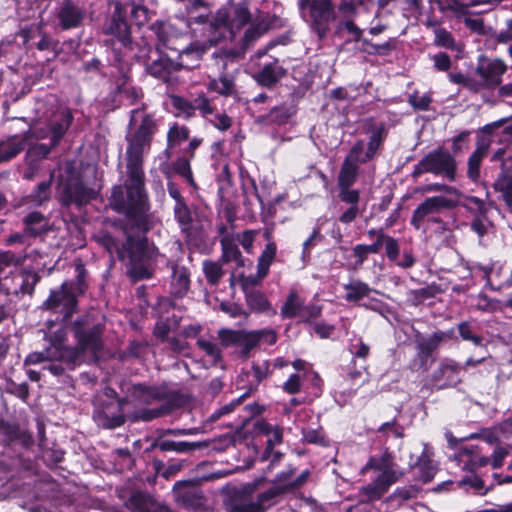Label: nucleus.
Segmentation results:
<instances>
[{
  "label": "nucleus",
  "mask_w": 512,
  "mask_h": 512,
  "mask_svg": "<svg viewBox=\"0 0 512 512\" xmlns=\"http://www.w3.org/2000/svg\"><path fill=\"white\" fill-rule=\"evenodd\" d=\"M425 173H431L436 176H443L450 182L457 178V161L450 151L442 146L425 154L422 159L414 166L411 177L417 180Z\"/></svg>",
  "instance_id": "6"
},
{
  "label": "nucleus",
  "mask_w": 512,
  "mask_h": 512,
  "mask_svg": "<svg viewBox=\"0 0 512 512\" xmlns=\"http://www.w3.org/2000/svg\"><path fill=\"white\" fill-rule=\"evenodd\" d=\"M439 10H450L455 13L467 14V8L484 3L482 0H472L469 4H463L459 0H436Z\"/></svg>",
  "instance_id": "62"
},
{
  "label": "nucleus",
  "mask_w": 512,
  "mask_h": 512,
  "mask_svg": "<svg viewBox=\"0 0 512 512\" xmlns=\"http://www.w3.org/2000/svg\"><path fill=\"white\" fill-rule=\"evenodd\" d=\"M507 71V65L499 58L478 63L475 73L481 78L487 90H494L502 83V76Z\"/></svg>",
  "instance_id": "22"
},
{
  "label": "nucleus",
  "mask_w": 512,
  "mask_h": 512,
  "mask_svg": "<svg viewBox=\"0 0 512 512\" xmlns=\"http://www.w3.org/2000/svg\"><path fill=\"white\" fill-rule=\"evenodd\" d=\"M456 330L462 341L471 342L474 346L485 347L484 337L475 320H464L457 323Z\"/></svg>",
  "instance_id": "36"
},
{
  "label": "nucleus",
  "mask_w": 512,
  "mask_h": 512,
  "mask_svg": "<svg viewBox=\"0 0 512 512\" xmlns=\"http://www.w3.org/2000/svg\"><path fill=\"white\" fill-rule=\"evenodd\" d=\"M493 189L496 192L501 193L502 199L505 202L508 198L511 199L512 192V162L503 163L500 165V172L492 184Z\"/></svg>",
  "instance_id": "38"
},
{
  "label": "nucleus",
  "mask_w": 512,
  "mask_h": 512,
  "mask_svg": "<svg viewBox=\"0 0 512 512\" xmlns=\"http://www.w3.org/2000/svg\"><path fill=\"white\" fill-rule=\"evenodd\" d=\"M127 403L126 398L101 399L95 409V417L106 429L121 427L126 422L124 406Z\"/></svg>",
  "instance_id": "14"
},
{
  "label": "nucleus",
  "mask_w": 512,
  "mask_h": 512,
  "mask_svg": "<svg viewBox=\"0 0 512 512\" xmlns=\"http://www.w3.org/2000/svg\"><path fill=\"white\" fill-rule=\"evenodd\" d=\"M41 276L38 272L23 269L21 271L12 272L5 277L1 285V289L5 291L6 296L9 295H33L36 285L40 282Z\"/></svg>",
  "instance_id": "17"
},
{
  "label": "nucleus",
  "mask_w": 512,
  "mask_h": 512,
  "mask_svg": "<svg viewBox=\"0 0 512 512\" xmlns=\"http://www.w3.org/2000/svg\"><path fill=\"white\" fill-rule=\"evenodd\" d=\"M30 138V130L24 134L10 135L4 140H0V164L9 162L22 153Z\"/></svg>",
  "instance_id": "29"
},
{
  "label": "nucleus",
  "mask_w": 512,
  "mask_h": 512,
  "mask_svg": "<svg viewBox=\"0 0 512 512\" xmlns=\"http://www.w3.org/2000/svg\"><path fill=\"white\" fill-rule=\"evenodd\" d=\"M150 30L156 36L158 45H161L162 47L170 50H176L170 45L171 27L167 22L162 20H156L150 25Z\"/></svg>",
  "instance_id": "54"
},
{
  "label": "nucleus",
  "mask_w": 512,
  "mask_h": 512,
  "mask_svg": "<svg viewBox=\"0 0 512 512\" xmlns=\"http://www.w3.org/2000/svg\"><path fill=\"white\" fill-rule=\"evenodd\" d=\"M269 29V26L264 22H259L256 24H252L249 28L246 29L244 36L242 38V42L244 46H249L256 40H258L262 35H264Z\"/></svg>",
  "instance_id": "64"
},
{
  "label": "nucleus",
  "mask_w": 512,
  "mask_h": 512,
  "mask_svg": "<svg viewBox=\"0 0 512 512\" xmlns=\"http://www.w3.org/2000/svg\"><path fill=\"white\" fill-rule=\"evenodd\" d=\"M53 177L54 173L52 172L48 180L40 182L32 190L31 194L29 195L31 202L41 206L50 199Z\"/></svg>",
  "instance_id": "55"
},
{
  "label": "nucleus",
  "mask_w": 512,
  "mask_h": 512,
  "mask_svg": "<svg viewBox=\"0 0 512 512\" xmlns=\"http://www.w3.org/2000/svg\"><path fill=\"white\" fill-rule=\"evenodd\" d=\"M300 10H307L310 29L319 40L325 39L330 26L337 20V6L333 0H298Z\"/></svg>",
  "instance_id": "8"
},
{
  "label": "nucleus",
  "mask_w": 512,
  "mask_h": 512,
  "mask_svg": "<svg viewBox=\"0 0 512 512\" xmlns=\"http://www.w3.org/2000/svg\"><path fill=\"white\" fill-rule=\"evenodd\" d=\"M185 403L186 401L184 397L180 399L172 398L168 401H164L161 405L154 408H140L133 413L132 421L150 422L155 419L168 416L172 414L175 410L184 406Z\"/></svg>",
  "instance_id": "25"
},
{
  "label": "nucleus",
  "mask_w": 512,
  "mask_h": 512,
  "mask_svg": "<svg viewBox=\"0 0 512 512\" xmlns=\"http://www.w3.org/2000/svg\"><path fill=\"white\" fill-rule=\"evenodd\" d=\"M444 293L440 284L432 282L431 284L415 290L409 291V300L413 306L421 305L425 300L434 298L438 294Z\"/></svg>",
  "instance_id": "43"
},
{
  "label": "nucleus",
  "mask_w": 512,
  "mask_h": 512,
  "mask_svg": "<svg viewBox=\"0 0 512 512\" xmlns=\"http://www.w3.org/2000/svg\"><path fill=\"white\" fill-rule=\"evenodd\" d=\"M160 127V119L154 113L145 112L132 133L126 135V179L123 190L147 191L143 168L144 154L151 149Z\"/></svg>",
  "instance_id": "2"
},
{
  "label": "nucleus",
  "mask_w": 512,
  "mask_h": 512,
  "mask_svg": "<svg viewBox=\"0 0 512 512\" xmlns=\"http://www.w3.org/2000/svg\"><path fill=\"white\" fill-rule=\"evenodd\" d=\"M173 494L177 504L186 510L197 511L204 506L203 492L194 480L177 481Z\"/></svg>",
  "instance_id": "19"
},
{
  "label": "nucleus",
  "mask_w": 512,
  "mask_h": 512,
  "mask_svg": "<svg viewBox=\"0 0 512 512\" xmlns=\"http://www.w3.org/2000/svg\"><path fill=\"white\" fill-rule=\"evenodd\" d=\"M208 90L224 97L234 96L237 92L235 81L228 73H223L218 78L212 79L208 84Z\"/></svg>",
  "instance_id": "42"
},
{
  "label": "nucleus",
  "mask_w": 512,
  "mask_h": 512,
  "mask_svg": "<svg viewBox=\"0 0 512 512\" xmlns=\"http://www.w3.org/2000/svg\"><path fill=\"white\" fill-rule=\"evenodd\" d=\"M122 48L129 50L133 53V58L138 63H142L146 65L150 59V54L153 50L152 45L146 41L144 38L140 39L139 41H133V38L131 37V44L122 46Z\"/></svg>",
  "instance_id": "48"
},
{
  "label": "nucleus",
  "mask_w": 512,
  "mask_h": 512,
  "mask_svg": "<svg viewBox=\"0 0 512 512\" xmlns=\"http://www.w3.org/2000/svg\"><path fill=\"white\" fill-rule=\"evenodd\" d=\"M169 267L172 271L170 293L174 298H183L190 289V270L174 261H169Z\"/></svg>",
  "instance_id": "28"
},
{
  "label": "nucleus",
  "mask_w": 512,
  "mask_h": 512,
  "mask_svg": "<svg viewBox=\"0 0 512 512\" xmlns=\"http://www.w3.org/2000/svg\"><path fill=\"white\" fill-rule=\"evenodd\" d=\"M277 254V244L269 242L265 245L257 260L258 275L260 278H266L269 274L270 266L275 260Z\"/></svg>",
  "instance_id": "44"
},
{
  "label": "nucleus",
  "mask_w": 512,
  "mask_h": 512,
  "mask_svg": "<svg viewBox=\"0 0 512 512\" xmlns=\"http://www.w3.org/2000/svg\"><path fill=\"white\" fill-rule=\"evenodd\" d=\"M279 502L276 499V491L268 489L257 493L255 499H248L242 495H231L225 502L227 512H267Z\"/></svg>",
  "instance_id": "11"
},
{
  "label": "nucleus",
  "mask_w": 512,
  "mask_h": 512,
  "mask_svg": "<svg viewBox=\"0 0 512 512\" xmlns=\"http://www.w3.org/2000/svg\"><path fill=\"white\" fill-rule=\"evenodd\" d=\"M109 206L126 219L125 242L118 256L123 259L126 254L128 275L133 281L151 279L152 264L156 261L158 249L149 243L147 237L153 228L148 192L123 190L121 185H115L111 190Z\"/></svg>",
  "instance_id": "1"
},
{
  "label": "nucleus",
  "mask_w": 512,
  "mask_h": 512,
  "mask_svg": "<svg viewBox=\"0 0 512 512\" xmlns=\"http://www.w3.org/2000/svg\"><path fill=\"white\" fill-rule=\"evenodd\" d=\"M131 397L140 404L151 405L157 401H168L184 397L179 391L169 390L163 385L135 383L130 388Z\"/></svg>",
  "instance_id": "18"
},
{
  "label": "nucleus",
  "mask_w": 512,
  "mask_h": 512,
  "mask_svg": "<svg viewBox=\"0 0 512 512\" xmlns=\"http://www.w3.org/2000/svg\"><path fill=\"white\" fill-rule=\"evenodd\" d=\"M296 113V105L283 102L280 105L272 107L268 113L260 115L257 122L264 125L283 126L286 125Z\"/></svg>",
  "instance_id": "30"
},
{
  "label": "nucleus",
  "mask_w": 512,
  "mask_h": 512,
  "mask_svg": "<svg viewBox=\"0 0 512 512\" xmlns=\"http://www.w3.org/2000/svg\"><path fill=\"white\" fill-rule=\"evenodd\" d=\"M252 15L247 3H239L233 11V17L230 18L231 33L239 31L251 22Z\"/></svg>",
  "instance_id": "51"
},
{
  "label": "nucleus",
  "mask_w": 512,
  "mask_h": 512,
  "mask_svg": "<svg viewBox=\"0 0 512 512\" xmlns=\"http://www.w3.org/2000/svg\"><path fill=\"white\" fill-rule=\"evenodd\" d=\"M360 173V167L352 165L348 160L342 162L337 176L338 196L341 202L347 203L350 206L358 205L360 191L358 189H351V187L356 183Z\"/></svg>",
  "instance_id": "15"
},
{
  "label": "nucleus",
  "mask_w": 512,
  "mask_h": 512,
  "mask_svg": "<svg viewBox=\"0 0 512 512\" xmlns=\"http://www.w3.org/2000/svg\"><path fill=\"white\" fill-rule=\"evenodd\" d=\"M221 29L231 32L230 16L227 10L219 9L214 15L210 14L206 30L211 34L218 33Z\"/></svg>",
  "instance_id": "53"
},
{
  "label": "nucleus",
  "mask_w": 512,
  "mask_h": 512,
  "mask_svg": "<svg viewBox=\"0 0 512 512\" xmlns=\"http://www.w3.org/2000/svg\"><path fill=\"white\" fill-rule=\"evenodd\" d=\"M209 46L200 41H193L184 48L178 50V56L175 59L177 68L180 70H193L200 66L203 56L206 54Z\"/></svg>",
  "instance_id": "24"
},
{
  "label": "nucleus",
  "mask_w": 512,
  "mask_h": 512,
  "mask_svg": "<svg viewBox=\"0 0 512 512\" xmlns=\"http://www.w3.org/2000/svg\"><path fill=\"white\" fill-rule=\"evenodd\" d=\"M70 331L76 345L85 353L97 357L103 350L104 319L93 313H84L70 323Z\"/></svg>",
  "instance_id": "5"
},
{
  "label": "nucleus",
  "mask_w": 512,
  "mask_h": 512,
  "mask_svg": "<svg viewBox=\"0 0 512 512\" xmlns=\"http://www.w3.org/2000/svg\"><path fill=\"white\" fill-rule=\"evenodd\" d=\"M463 366L454 359L444 358L430 375V383L437 390L454 388L461 384Z\"/></svg>",
  "instance_id": "16"
},
{
  "label": "nucleus",
  "mask_w": 512,
  "mask_h": 512,
  "mask_svg": "<svg viewBox=\"0 0 512 512\" xmlns=\"http://www.w3.org/2000/svg\"><path fill=\"white\" fill-rule=\"evenodd\" d=\"M113 10L108 12L101 26V32L109 39L104 41L105 46L116 49L115 45L120 47L130 45L132 37L131 25L127 18V9L124 4L115 0L112 2Z\"/></svg>",
  "instance_id": "7"
},
{
  "label": "nucleus",
  "mask_w": 512,
  "mask_h": 512,
  "mask_svg": "<svg viewBox=\"0 0 512 512\" xmlns=\"http://www.w3.org/2000/svg\"><path fill=\"white\" fill-rule=\"evenodd\" d=\"M221 245V261L225 264L235 262L237 267L245 266V258L243 257L238 245L230 236H224L220 239Z\"/></svg>",
  "instance_id": "37"
},
{
  "label": "nucleus",
  "mask_w": 512,
  "mask_h": 512,
  "mask_svg": "<svg viewBox=\"0 0 512 512\" xmlns=\"http://www.w3.org/2000/svg\"><path fill=\"white\" fill-rule=\"evenodd\" d=\"M392 460H393L392 454L388 451H385L380 457L371 456L368 459L364 469L365 470L372 469L375 471H381V473L396 472L395 470L392 469V466H393Z\"/></svg>",
  "instance_id": "56"
},
{
  "label": "nucleus",
  "mask_w": 512,
  "mask_h": 512,
  "mask_svg": "<svg viewBox=\"0 0 512 512\" xmlns=\"http://www.w3.org/2000/svg\"><path fill=\"white\" fill-rule=\"evenodd\" d=\"M114 52V64L113 66L118 70V76L116 77L115 91L121 90L127 87V84L131 81V69L123 64V55L119 49H113Z\"/></svg>",
  "instance_id": "50"
},
{
  "label": "nucleus",
  "mask_w": 512,
  "mask_h": 512,
  "mask_svg": "<svg viewBox=\"0 0 512 512\" xmlns=\"http://www.w3.org/2000/svg\"><path fill=\"white\" fill-rule=\"evenodd\" d=\"M399 479L397 472L380 473L374 481L360 488V503L370 504L380 500L390 486Z\"/></svg>",
  "instance_id": "20"
},
{
  "label": "nucleus",
  "mask_w": 512,
  "mask_h": 512,
  "mask_svg": "<svg viewBox=\"0 0 512 512\" xmlns=\"http://www.w3.org/2000/svg\"><path fill=\"white\" fill-rule=\"evenodd\" d=\"M410 466L417 470L418 476L416 479L424 484L430 483L438 471L437 465L425 450L417 458L416 462L410 464Z\"/></svg>",
  "instance_id": "35"
},
{
  "label": "nucleus",
  "mask_w": 512,
  "mask_h": 512,
  "mask_svg": "<svg viewBox=\"0 0 512 512\" xmlns=\"http://www.w3.org/2000/svg\"><path fill=\"white\" fill-rule=\"evenodd\" d=\"M171 105L177 111L176 117H182L186 120H189L195 116V113L193 112L192 100H189L184 96L172 95Z\"/></svg>",
  "instance_id": "60"
},
{
  "label": "nucleus",
  "mask_w": 512,
  "mask_h": 512,
  "mask_svg": "<svg viewBox=\"0 0 512 512\" xmlns=\"http://www.w3.org/2000/svg\"><path fill=\"white\" fill-rule=\"evenodd\" d=\"M237 345L241 347L240 357L242 359L249 358L251 351L258 347L253 330L247 331L242 329Z\"/></svg>",
  "instance_id": "63"
},
{
  "label": "nucleus",
  "mask_w": 512,
  "mask_h": 512,
  "mask_svg": "<svg viewBox=\"0 0 512 512\" xmlns=\"http://www.w3.org/2000/svg\"><path fill=\"white\" fill-rule=\"evenodd\" d=\"M24 232L31 237H40L48 232L47 222L40 211H33L27 214L24 219Z\"/></svg>",
  "instance_id": "39"
},
{
  "label": "nucleus",
  "mask_w": 512,
  "mask_h": 512,
  "mask_svg": "<svg viewBox=\"0 0 512 512\" xmlns=\"http://www.w3.org/2000/svg\"><path fill=\"white\" fill-rule=\"evenodd\" d=\"M176 64L177 62L168 57V55L160 53L157 59L145 65V70L153 78L168 83L172 73L179 71Z\"/></svg>",
  "instance_id": "31"
},
{
  "label": "nucleus",
  "mask_w": 512,
  "mask_h": 512,
  "mask_svg": "<svg viewBox=\"0 0 512 512\" xmlns=\"http://www.w3.org/2000/svg\"><path fill=\"white\" fill-rule=\"evenodd\" d=\"M343 288L346 291L345 300L353 303L369 296L372 291V288L367 283L359 279L344 284Z\"/></svg>",
  "instance_id": "45"
},
{
  "label": "nucleus",
  "mask_w": 512,
  "mask_h": 512,
  "mask_svg": "<svg viewBox=\"0 0 512 512\" xmlns=\"http://www.w3.org/2000/svg\"><path fill=\"white\" fill-rule=\"evenodd\" d=\"M221 29L231 32L230 16L227 10L219 9L214 15L210 14L206 30L211 34L218 33Z\"/></svg>",
  "instance_id": "52"
},
{
  "label": "nucleus",
  "mask_w": 512,
  "mask_h": 512,
  "mask_svg": "<svg viewBox=\"0 0 512 512\" xmlns=\"http://www.w3.org/2000/svg\"><path fill=\"white\" fill-rule=\"evenodd\" d=\"M97 197L98 192L85 184L73 163L66 164L64 173L58 176L56 185V198L61 207L68 209L75 206L80 209Z\"/></svg>",
  "instance_id": "4"
},
{
  "label": "nucleus",
  "mask_w": 512,
  "mask_h": 512,
  "mask_svg": "<svg viewBox=\"0 0 512 512\" xmlns=\"http://www.w3.org/2000/svg\"><path fill=\"white\" fill-rule=\"evenodd\" d=\"M85 10L73 0H63L58 8L56 17L62 30L79 28L85 19Z\"/></svg>",
  "instance_id": "21"
},
{
  "label": "nucleus",
  "mask_w": 512,
  "mask_h": 512,
  "mask_svg": "<svg viewBox=\"0 0 512 512\" xmlns=\"http://www.w3.org/2000/svg\"><path fill=\"white\" fill-rule=\"evenodd\" d=\"M193 159L182 155L177 157L171 164L172 171L183 178L190 187L193 189H197L198 185L195 181L192 168H191V161Z\"/></svg>",
  "instance_id": "41"
},
{
  "label": "nucleus",
  "mask_w": 512,
  "mask_h": 512,
  "mask_svg": "<svg viewBox=\"0 0 512 512\" xmlns=\"http://www.w3.org/2000/svg\"><path fill=\"white\" fill-rule=\"evenodd\" d=\"M304 301L300 298L297 291H291L284 304L281 307V316L283 319H293L299 317L303 308Z\"/></svg>",
  "instance_id": "46"
},
{
  "label": "nucleus",
  "mask_w": 512,
  "mask_h": 512,
  "mask_svg": "<svg viewBox=\"0 0 512 512\" xmlns=\"http://www.w3.org/2000/svg\"><path fill=\"white\" fill-rule=\"evenodd\" d=\"M245 302L250 313L275 315L277 312L262 290H256L244 294Z\"/></svg>",
  "instance_id": "34"
},
{
  "label": "nucleus",
  "mask_w": 512,
  "mask_h": 512,
  "mask_svg": "<svg viewBox=\"0 0 512 512\" xmlns=\"http://www.w3.org/2000/svg\"><path fill=\"white\" fill-rule=\"evenodd\" d=\"M125 506L132 512H173L141 490L133 491L125 501Z\"/></svg>",
  "instance_id": "27"
},
{
  "label": "nucleus",
  "mask_w": 512,
  "mask_h": 512,
  "mask_svg": "<svg viewBox=\"0 0 512 512\" xmlns=\"http://www.w3.org/2000/svg\"><path fill=\"white\" fill-rule=\"evenodd\" d=\"M191 130L184 124L174 122L170 125L166 135V149H175L190 139Z\"/></svg>",
  "instance_id": "40"
},
{
  "label": "nucleus",
  "mask_w": 512,
  "mask_h": 512,
  "mask_svg": "<svg viewBox=\"0 0 512 512\" xmlns=\"http://www.w3.org/2000/svg\"><path fill=\"white\" fill-rule=\"evenodd\" d=\"M203 273L207 280V283L212 286L219 284L221 278L224 275V270L218 262L211 260H205L203 263Z\"/></svg>",
  "instance_id": "61"
},
{
  "label": "nucleus",
  "mask_w": 512,
  "mask_h": 512,
  "mask_svg": "<svg viewBox=\"0 0 512 512\" xmlns=\"http://www.w3.org/2000/svg\"><path fill=\"white\" fill-rule=\"evenodd\" d=\"M74 121V115L69 107H62L54 112L45 120V129L37 131L39 139L49 137L52 146H59L64 136L68 132Z\"/></svg>",
  "instance_id": "12"
},
{
  "label": "nucleus",
  "mask_w": 512,
  "mask_h": 512,
  "mask_svg": "<svg viewBox=\"0 0 512 512\" xmlns=\"http://www.w3.org/2000/svg\"><path fill=\"white\" fill-rule=\"evenodd\" d=\"M433 45L450 51H461L453 34L443 27H436L434 29Z\"/></svg>",
  "instance_id": "49"
},
{
  "label": "nucleus",
  "mask_w": 512,
  "mask_h": 512,
  "mask_svg": "<svg viewBox=\"0 0 512 512\" xmlns=\"http://www.w3.org/2000/svg\"><path fill=\"white\" fill-rule=\"evenodd\" d=\"M490 143L484 139H480L476 142L474 151L468 158L467 161V178L472 183H478L480 180V168L483 159L487 156Z\"/></svg>",
  "instance_id": "33"
},
{
  "label": "nucleus",
  "mask_w": 512,
  "mask_h": 512,
  "mask_svg": "<svg viewBox=\"0 0 512 512\" xmlns=\"http://www.w3.org/2000/svg\"><path fill=\"white\" fill-rule=\"evenodd\" d=\"M287 75V70L279 64L278 58L265 63L253 76L256 83L264 88L273 89Z\"/></svg>",
  "instance_id": "26"
},
{
  "label": "nucleus",
  "mask_w": 512,
  "mask_h": 512,
  "mask_svg": "<svg viewBox=\"0 0 512 512\" xmlns=\"http://www.w3.org/2000/svg\"><path fill=\"white\" fill-rule=\"evenodd\" d=\"M76 275L49 290L47 298L40 304L42 312L55 315L56 320L67 323L79 311L80 298L89 289L88 271L81 260L75 263Z\"/></svg>",
  "instance_id": "3"
},
{
  "label": "nucleus",
  "mask_w": 512,
  "mask_h": 512,
  "mask_svg": "<svg viewBox=\"0 0 512 512\" xmlns=\"http://www.w3.org/2000/svg\"><path fill=\"white\" fill-rule=\"evenodd\" d=\"M174 218L178 223L182 232H188L192 228L193 217L190 208L186 201L178 205H174L173 208Z\"/></svg>",
  "instance_id": "58"
},
{
  "label": "nucleus",
  "mask_w": 512,
  "mask_h": 512,
  "mask_svg": "<svg viewBox=\"0 0 512 512\" xmlns=\"http://www.w3.org/2000/svg\"><path fill=\"white\" fill-rule=\"evenodd\" d=\"M251 369L254 376V381L248 384V387L244 392L245 396L247 397L257 391L260 383L272 374V371H270L269 360H265L262 364L253 363Z\"/></svg>",
  "instance_id": "47"
},
{
  "label": "nucleus",
  "mask_w": 512,
  "mask_h": 512,
  "mask_svg": "<svg viewBox=\"0 0 512 512\" xmlns=\"http://www.w3.org/2000/svg\"><path fill=\"white\" fill-rule=\"evenodd\" d=\"M456 327L450 328L446 331L436 330L428 336H424L421 332L417 331L414 335V342L416 348L415 364L417 369L427 371L429 368V361L433 362L434 354H436L443 342L448 340H459V335H456Z\"/></svg>",
  "instance_id": "9"
},
{
  "label": "nucleus",
  "mask_w": 512,
  "mask_h": 512,
  "mask_svg": "<svg viewBox=\"0 0 512 512\" xmlns=\"http://www.w3.org/2000/svg\"><path fill=\"white\" fill-rule=\"evenodd\" d=\"M58 146H52V141L49 140L48 144L45 143H35L28 147L26 152V159H30L34 162L41 164L43 160L48 159L52 150L57 148Z\"/></svg>",
  "instance_id": "59"
},
{
  "label": "nucleus",
  "mask_w": 512,
  "mask_h": 512,
  "mask_svg": "<svg viewBox=\"0 0 512 512\" xmlns=\"http://www.w3.org/2000/svg\"><path fill=\"white\" fill-rule=\"evenodd\" d=\"M457 205V200L442 195L427 197L413 211L410 224L414 229L419 230L423 222L432 215L438 214L443 210L454 209Z\"/></svg>",
  "instance_id": "13"
},
{
  "label": "nucleus",
  "mask_w": 512,
  "mask_h": 512,
  "mask_svg": "<svg viewBox=\"0 0 512 512\" xmlns=\"http://www.w3.org/2000/svg\"><path fill=\"white\" fill-rule=\"evenodd\" d=\"M85 356L86 354L76 344L74 346L66 345L62 348H51L52 362H61L70 371L82 365Z\"/></svg>",
  "instance_id": "32"
},
{
  "label": "nucleus",
  "mask_w": 512,
  "mask_h": 512,
  "mask_svg": "<svg viewBox=\"0 0 512 512\" xmlns=\"http://www.w3.org/2000/svg\"><path fill=\"white\" fill-rule=\"evenodd\" d=\"M210 441H174L167 438V436L157 433L155 439L151 443V449H159L161 452H176V453H189L195 450H202L208 448Z\"/></svg>",
  "instance_id": "23"
},
{
  "label": "nucleus",
  "mask_w": 512,
  "mask_h": 512,
  "mask_svg": "<svg viewBox=\"0 0 512 512\" xmlns=\"http://www.w3.org/2000/svg\"><path fill=\"white\" fill-rule=\"evenodd\" d=\"M310 474H311L310 470L306 469L299 476H297L294 480H292L288 485H285L282 487H270L271 490L276 491L277 501L280 503L283 496L286 493L293 492V491H296V490L302 488L308 481Z\"/></svg>",
  "instance_id": "57"
},
{
  "label": "nucleus",
  "mask_w": 512,
  "mask_h": 512,
  "mask_svg": "<svg viewBox=\"0 0 512 512\" xmlns=\"http://www.w3.org/2000/svg\"><path fill=\"white\" fill-rule=\"evenodd\" d=\"M386 137L387 132L385 130L384 124L373 127L371 134L369 135L366 150L364 141L359 139L355 141L351 148L348 150L343 161L348 160L349 163H352V165L357 167L368 163L375 158L378 151L382 148Z\"/></svg>",
  "instance_id": "10"
}]
</instances>
